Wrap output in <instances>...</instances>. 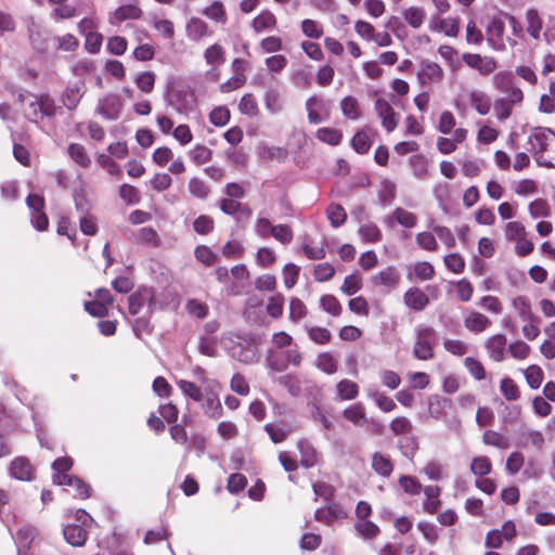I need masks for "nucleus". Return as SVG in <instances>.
Wrapping results in <instances>:
<instances>
[{"mask_svg":"<svg viewBox=\"0 0 555 555\" xmlns=\"http://www.w3.org/2000/svg\"><path fill=\"white\" fill-rule=\"evenodd\" d=\"M528 151L538 166L555 168V132L550 128L537 127L528 138Z\"/></svg>","mask_w":555,"mask_h":555,"instance_id":"obj_1","label":"nucleus"},{"mask_svg":"<svg viewBox=\"0 0 555 555\" xmlns=\"http://www.w3.org/2000/svg\"><path fill=\"white\" fill-rule=\"evenodd\" d=\"M437 343V333L431 326L420 325L416 328V339L413 347V356L418 360L434 358V346Z\"/></svg>","mask_w":555,"mask_h":555,"instance_id":"obj_2","label":"nucleus"},{"mask_svg":"<svg viewBox=\"0 0 555 555\" xmlns=\"http://www.w3.org/2000/svg\"><path fill=\"white\" fill-rule=\"evenodd\" d=\"M124 109V102L119 94L107 93L98 100L95 114L100 115L106 120H117Z\"/></svg>","mask_w":555,"mask_h":555,"instance_id":"obj_3","label":"nucleus"},{"mask_svg":"<svg viewBox=\"0 0 555 555\" xmlns=\"http://www.w3.org/2000/svg\"><path fill=\"white\" fill-rule=\"evenodd\" d=\"M180 306L179 295L170 289H163L157 293L153 287V298L149 305V314L153 315L156 311L177 310Z\"/></svg>","mask_w":555,"mask_h":555,"instance_id":"obj_4","label":"nucleus"},{"mask_svg":"<svg viewBox=\"0 0 555 555\" xmlns=\"http://www.w3.org/2000/svg\"><path fill=\"white\" fill-rule=\"evenodd\" d=\"M8 474L18 481L30 482L36 479V468L29 459L24 455L16 456L10 462Z\"/></svg>","mask_w":555,"mask_h":555,"instance_id":"obj_5","label":"nucleus"},{"mask_svg":"<svg viewBox=\"0 0 555 555\" xmlns=\"http://www.w3.org/2000/svg\"><path fill=\"white\" fill-rule=\"evenodd\" d=\"M195 102L194 92L186 88L175 89L167 95L168 105L172 106L180 114L192 109Z\"/></svg>","mask_w":555,"mask_h":555,"instance_id":"obj_6","label":"nucleus"},{"mask_svg":"<svg viewBox=\"0 0 555 555\" xmlns=\"http://www.w3.org/2000/svg\"><path fill=\"white\" fill-rule=\"evenodd\" d=\"M153 298V287L146 285H140L134 292L128 297V311L131 315L135 317L139 314L141 309L146 305L149 307Z\"/></svg>","mask_w":555,"mask_h":555,"instance_id":"obj_7","label":"nucleus"},{"mask_svg":"<svg viewBox=\"0 0 555 555\" xmlns=\"http://www.w3.org/2000/svg\"><path fill=\"white\" fill-rule=\"evenodd\" d=\"M87 91L83 81L78 80L75 82H68L62 93V103L68 111H74L80 103L82 96Z\"/></svg>","mask_w":555,"mask_h":555,"instance_id":"obj_8","label":"nucleus"},{"mask_svg":"<svg viewBox=\"0 0 555 555\" xmlns=\"http://www.w3.org/2000/svg\"><path fill=\"white\" fill-rule=\"evenodd\" d=\"M375 111L378 117L382 119V125L387 130V132H391L397 128L399 115L386 100L377 99L375 101Z\"/></svg>","mask_w":555,"mask_h":555,"instance_id":"obj_9","label":"nucleus"},{"mask_svg":"<svg viewBox=\"0 0 555 555\" xmlns=\"http://www.w3.org/2000/svg\"><path fill=\"white\" fill-rule=\"evenodd\" d=\"M463 62L467 66L477 69L481 75L492 74L496 68V63L493 57L481 56L476 53H464Z\"/></svg>","mask_w":555,"mask_h":555,"instance_id":"obj_10","label":"nucleus"},{"mask_svg":"<svg viewBox=\"0 0 555 555\" xmlns=\"http://www.w3.org/2000/svg\"><path fill=\"white\" fill-rule=\"evenodd\" d=\"M220 388L221 385L217 380H211L210 385L206 388L205 413L215 418L220 417L222 414V405L217 393V389Z\"/></svg>","mask_w":555,"mask_h":555,"instance_id":"obj_11","label":"nucleus"},{"mask_svg":"<svg viewBox=\"0 0 555 555\" xmlns=\"http://www.w3.org/2000/svg\"><path fill=\"white\" fill-rule=\"evenodd\" d=\"M63 537L72 546L80 547L88 539V531L78 524H68L63 528Z\"/></svg>","mask_w":555,"mask_h":555,"instance_id":"obj_12","label":"nucleus"},{"mask_svg":"<svg viewBox=\"0 0 555 555\" xmlns=\"http://www.w3.org/2000/svg\"><path fill=\"white\" fill-rule=\"evenodd\" d=\"M417 77L423 85L427 82H438L443 77V70L440 65L435 62L422 61Z\"/></svg>","mask_w":555,"mask_h":555,"instance_id":"obj_13","label":"nucleus"},{"mask_svg":"<svg viewBox=\"0 0 555 555\" xmlns=\"http://www.w3.org/2000/svg\"><path fill=\"white\" fill-rule=\"evenodd\" d=\"M263 340L264 336L261 334H249L248 337H245V364L259 361V348Z\"/></svg>","mask_w":555,"mask_h":555,"instance_id":"obj_14","label":"nucleus"},{"mask_svg":"<svg viewBox=\"0 0 555 555\" xmlns=\"http://www.w3.org/2000/svg\"><path fill=\"white\" fill-rule=\"evenodd\" d=\"M142 10L135 4H124L118 7L109 16L111 24L120 23L127 20H139Z\"/></svg>","mask_w":555,"mask_h":555,"instance_id":"obj_15","label":"nucleus"},{"mask_svg":"<svg viewBox=\"0 0 555 555\" xmlns=\"http://www.w3.org/2000/svg\"><path fill=\"white\" fill-rule=\"evenodd\" d=\"M404 304L416 311H422L429 304V299L426 294H424L417 287L409 288L403 296Z\"/></svg>","mask_w":555,"mask_h":555,"instance_id":"obj_16","label":"nucleus"},{"mask_svg":"<svg viewBox=\"0 0 555 555\" xmlns=\"http://www.w3.org/2000/svg\"><path fill=\"white\" fill-rule=\"evenodd\" d=\"M151 318L152 315L146 311L145 314L137 317L130 321L132 333L138 339L142 340L144 335L150 336L153 334L154 324L152 323Z\"/></svg>","mask_w":555,"mask_h":555,"instance_id":"obj_17","label":"nucleus"},{"mask_svg":"<svg viewBox=\"0 0 555 555\" xmlns=\"http://www.w3.org/2000/svg\"><path fill=\"white\" fill-rule=\"evenodd\" d=\"M371 281L376 286L382 285L388 288H393L399 284L400 274L396 268L388 267L387 269L374 274Z\"/></svg>","mask_w":555,"mask_h":555,"instance_id":"obj_18","label":"nucleus"},{"mask_svg":"<svg viewBox=\"0 0 555 555\" xmlns=\"http://www.w3.org/2000/svg\"><path fill=\"white\" fill-rule=\"evenodd\" d=\"M527 31L531 38L539 40L543 29V20L537 9H528L525 14Z\"/></svg>","mask_w":555,"mask_h":555,"instance_id":"obj_19","label":"nucleus"},{"mask_svg":"<svg viewBox=\"0 0 555 555\" xmlns=\"http://www.w3.org/2000/svg\"><path fill=\"white\" fill-rule=\"evenodd\" d=\"M505 346L506 337L503 334L493 335L486 343V348L489 351L490 358L496 362L504 360Z\"/></svg>","mask_w":555,"mask_h":555,"instance_id":"obj_20","label":"nucleus"},{"mask_svg":"<svg viewBox=\"0 0 555 555\" xmlns=\"http://www.w3.org/2000/svg\"><path fill=\"white\" fill-rule=\"evenodd\" d=\"M343 417L356 426H363L367 423L365 408L361 402L352 404L343 411Z\"/></svg>","mask_w":555,"mask_h":555,"instance_id":"obj_21","label":"nucleus"},{"mask_svg":"<svg viewBox=\"0 0 555 555\" xmlns=\"http://www.w3.org/2000/svg\"><path fill=\"white\" fill-rule=\"evenodd\" d=\"M464 325L467 330L475 333H480L491 325L488 317L479 312H470L464 320Z\"/></svg>","mask_w":555,"mask_h":555,"instance_id":"obj_22","label":"nucleus"},{"mask_svg":"<svg viewBox=\"0 0 555 555\" xmlns=\"http://www.w3.org/2000/svg\"><path fill=\"white\" fill-rule=\"evenodd\" d=\"M372 468L382 477H389L393 470V464L388 456L379 452L372 455Z\"/></svg>","mask_w":555,"mask_h":555,"instance_id":"obj_23","label":"nucleus"},{"mask_svg":"<svg viewBox=\"0 0 555 555\" xmlns=\"http://www.w3.org/2000/svg\"><path fill=\"white\" fill-rule=\"evenodd\" d=\"M233 67L235 69V76L228 79L225 82H223L220 86V90L223 93H227L234 89H237L243 85V74L241 72L243 69V59H241V57L234 59Z\"/></svg>","mask_w":555,"mask_h":555,"instance_id":"obj_24","label":"nucleus"},{"mask_svg":"<svg viewBox=\"0 0 555 555\" xmlns=\"http://www.w3.org/2000/svg\"><path fill=\"white\" fill-rule=\"evenodd\" d=\"M186 35L191 40H199L204 36L208 34V26L207 24L198 18V17H192L188 24H186Z\"/></svg>","mask_w":555,"mask_h":555,"instance_id":"obj_25","label":"nucleus"},{"mask_svg":"<svg viewBox=\"0 0 555 555\" xmlns=\"http://www.w3.org/2000/svg\"><path fill=\"white\" fill-rule=\"evenodd\" d=\"M337 399L340 401L352 400L359 395L358 385L350 379L340 380L337 386Z\"/></svg>","mask_w":555,"mask_h":555,"instance_id":"obj_26","label":"nucleus"},{"mask_svg":"<svg viewBox=\"0 0 555 555\" xmlns=\"http://www.w3.org/2000/svg\"><path fill=\"white\" fill-rule=\"evenodd\" d=\"M28 31L33 49L38 53H46L48 51V41L40 28L33 24L28 27Z\"/></svg>","mask_w":555,"mask_h":555,"instance_id":"obj_27","label":"nucleus"},{"mask_svg":"<svg viewBox=\"0 0 555 555\" xmlns=\"http://www.w3.org/2000/svg\"><path fill=\"white\" fill-rule=\"evenodd\" d=\"M398 448L404 457L413 460L418 450V442L416 437H414L413 434L401 437L398 440Z\"/></svg>","mask_w":555,"mask_h":555,"instance_id":"obj_28","label":"nucleus"},{"mask_svg":"<svg viewBox=\"0 0 555 555\" xmlns=\"http://www.w3.org/2000/svg\"><path fill=\"white\" fill-rule=\"evenodd\" d=\"M315 137L323 143L336 146L341 142L343 132L335 128L323 127L318 129Z\"/></svg>","mask_w":555,"mask_h":555,"instance_id":"obj_29","label":"nucleus"},{"mask_svg":"<svg viewBox=\"0 0 555 555\" xmlns=\"http://www.w3.org/2000/svg\"><path fill=\"white\" fill-rule=\"evenodd\" d=\"M274 382L285 387L292 397H298L301 392L299 378L294 374H285L274 378Z\"/></svg>","mask_w":555,"mask_h":555,"instance_id":"obj_30","label":"nucleus"},{"mask_svg":"<svg viewBox=\"0 0 555 555\" xmlns=\"http://www.w3.org/2000/svg\"><path fill=\"white\" fill-rule=\"evenodd\" d=\"M469 101L472 106L475 107V109L480 115H487L490 112L491 103L489 98L481 91H472L469 93Z\"/></svg>","mask_w":555,"mask_h":555,"instance_id":"obj_31","label":"nucleus"},{"mask_svg":"<svg viewBox=\"0 0 555 555\" xmlns=\"http://www.w3.org/2000/svg\"><path fill=\"white\" fill-rule=\"evenodd\" d=\"M352 149L359 154H366L371 146L372 141L365 129L358 131L351 139Z\"/></svg>","mask_w":555,"mask_h":555,"instance_id":"obj_32","label":"nucleus"},{"mask_svg":"<svg viewBox=\"0 0 555 555\" xmlns=\"http://www.w3.org/2000/svg\"><path fill=\"white\" fill-rule=\"evenodd\" d=\"M389 428L393 435H402V437L413 434L414 429L412 422L404 416L393 418L389 424Z\"/></svg>","mask_w":555,"mask_h":555,"instance_id":"obj_33","label":"nucleus"},{"mask_svg":"<svg viewBox=\"0 0 555 555\" xmlns=\"http://www.w3.org/2000/svg\"><path fill=\"white\" fill-rule=\"evenodd\" d=\"M505 31V24L499 17H493L486 29L488 42L494 47L495 39L501 40Z\"/></svg>","mask_w":555,"mask_h":555,"instance_id":"obj_34","label":"nucleus"},{"mask_svg":"<svg viewBox=\"0 0 555 555\" xmlns=\"http://www.w3.org/2000/svg\"><path fill=\"white\" fill-rule=\"evenodd\" d=\"M340 107L346 118L351 120L360 118L359 103L354 96H345L340 102Z\"/></svg>","mask_w":555,"mask_h":555,"instance_id":"obj_35","label":"nucleus"},{"mask_svg":"<svg viewBox=\"0 0 555 555\" xmlns=\"http://www.w3.org/2000/svg\"><path fill=\"white\" fill-rule=\"evenodd\" d=\"M326 215L334 228L343 225L347 219L346 210L340 204H331L326 209Z\"/></svg>","mask_w":555,"mask_h":555,"instance_id":"obj_36","label":"nucleus"},{"mask_svg":"<svg viewBox=\"0 0 555 555\" xmlns=\"http://www.w3.org/2000/svg\"><path fill=\"white\" fill-rule=\"evenodd\" d=\"M156 75L151 72L139 73L134 78L135 86L144 93H151L154 90Z\"/></svg>","mask_w":555,"mask_h":555,"instance_id":"obj_37","label":"nucleus"},{"mask_svg":"<svg viewBox=\"0 0 555 555\" xmlns=\"http://www.w3.org/2000/svg\"><path fill=\"white\" fill-rule=\"evenodd\" d=\"M275 22V16L271 12H262L253 20L251 26L256 33H261L273 28Z\"/></svg>","mask_w":555,"mask_h":555,"instance_id":"obj_38","label":"nucleus"},{"mask_svg":"<svg viewBox=\"0 0 555 555\" xmlns=\"http://www.w3.org/2000/svg\"><path fill=\"white\" fill-rule=\"evenodd\" d=\"M308 337L318 345L328 344L332 339V333L320 326H306Z\"/></svg>","mask_w":555,"mask_h":555,"instance_id":"obj_39","label":"nucleus"},{"mask_svg":"<svg viewBox=\"0 0 555 555\" xmlns=\"http://www.w3.org/2000/svg\"><path fill=\"white\" fill-rule=\"evenodd\" d=\"M177 385L181 389L182 393L195 402H199L203 400L202 389L193 382L180 379L177 382Z\"/></svg>","mask_w":555,"mask_h":555,"instance_id":"obj_40","label":"nucleus"},{"mask_svg":"<svg viewBox=\"0 0 555 555\" xmlns=\"http://www.w3.org/2000/svg\"><path fill=\"white\" fill-rule=\"evenodd\" d=\"M354 529L359 533V535L367 540L376 538L380 532L379 527L370 520L356 522Z\"/></svg>","mask_w":555,"mask_h":555,"instance_id":"obj_41","label":"nucleus"},{"mask_svg":"<svg viewBox=\"0 0 555 555\" xmlns=\"http://www.w3.org/2000/svg\"><path fill=\"white\" fill-rule=\"evenodd\" d=\"M68 154L70 158L81 167H88L91 163L85 147L79 143H70L68 145Z\"/></svg>","mask_w":555,"mask_h":555,"instance_id":"obj_42","label":"nucleus"},{"mask_svg":"<svg viewBox=\"0 0 555 555\" xmlns=\"http://www.w3.org/2000/svg\"><path fill=\"white\" fill-rule=\"evenodd\" d=\"M306 106H314V108L326 119L331 117V111L333 106V102L331 100H324L317 95L310 96L306 101Z\"/></svg>","mask_w":555,"mask_h":555,"instance_id":"obj_43","label":"nucleus"},{"mask_svg":"<svg viewBox=\"0 0 555 555\" xmlns=\"http://www.w3.org/2000/svg\"><path fill=\"white\" fill-rule=\"evenodd\" d=\"M315 366L326 374H333L337 370V363L330 352H322L315 359Z\"/></svg>","mask_w":555,"mask_h":555,"instance_id":"obj_44","label":"nucleus"},{"mask_svg":"<svg viewBox=\"0 0 555 555\" xmlns=\"http://www.w3.org/2000/svg\"><path fill=\"white\" fill-rule=\"evenodd\" d=\"M405 22L413 28H418L425 20V12L421 8L411 7L403 12Z\"/></svg>","mask_w":555,"mask_h":555,"instance_id":"obj_45","label":"nucleus"},{"mask_svg":"<svg viewBox=\"0 0 555 555\" xmlns=\"http://www.w3.org/2000/svg\"><path fill=\"white\" fill-rule=\"evenodd\" d=\"M410 166L417 179H425L428 175L427 159L423 155H414L410 158Z\"/></svg>","mask_w":555,"mask_h":555,"instance_id":"obj_46","label":"nucleus"},{"mask_svg":"<svg viewBox=\"0 0 555 555\" xmlns=\"http://www.w3.org/2000/svg\"><path fill=\"white\" fill-rule=\"evenodd\" d=\"M37 529L33 526H26L20 528L16 531V541L17 544L26 550H29L31 543L34 542Z\"/></svg>","mask_w":555,"mask_h":555,"instance_id":"obj_47","label":"nucleus"},{"mask_svg":"<svg viewBox=\"0 0 555 555\" xmlns=\"http://www.w3.org/2000/svg\"><path fill=\"white\" fill-rule=\"evenodd\" d=\"M214 219L208 215H201L193 221V229L197 234L207 235L214 231Z\"/></svg>","mask_w":555,"mask_h":555,"instance_id":"obj_48","label":"nucleus"},{"mask_svg":"<svg viewBox=\"0 0 555 555\" xmlns=\"http://www.w3.org/2000/svg\"><path fill=\"white\" fill-rule=\"evenodd\" d=\"M491 462L487 456H476L470 464V470L474 475L483 477L491 472Z\"/></svg>","mask_w":555,"mask_h":555,"instance_id":"obj_49","label":"nucleus"},{"mask_svg":"<svg viewBox=\"0 0 555 555\" xmlns=\"http://www.w3.org/2000/svg\"><path fill=\"white\" fill-rule=\"evenodd\" d=\"M320 306L321 308L326 311L327 313L338 317L343 307L338 299L333 295H324L320 299Z\"/></svg>","mask_w":555,"mask_h":555,"instance_id":"obj_50","label":"nucleus"},{"mask_svg":"<svg viewBox=\"0 0 555 555\" xmlns=\"http://www.w3.org/2000/svg\"><path fill=\"white\" fill-rule=\"evenodd\" d=\"M392 218L396 219V221L401 224L404 228L411 229L415 227L417 218L414 214L403 209V208H396L392 212Z\"/></svg>","mask_w":555,"mask_h":555,"instance_id":"obj_51","label":"nucleus"},{"mask_svg":"<svg viewBox=\"0 0 555 555\" xmlns=\"http://www.w3.org/2000/svg\"><path fill=\"white\" fill-rule=\"evenodd\" d=\"M203 13L210 20L217 23L225 22V10L220 1H214L210 5H208Z\"/></svg>","mask_w":555,"mask_h":555,"instance_id":"obj_52","label":"nucleus"},{"mask_svg":"<svg viewBox=\"0 0 555 555\" xmlns=\"http://www.w3.org/2000/svg\"><path fill=\"white\" fill-rule=\"evenodd\" d=\"M399 485L405 493L417 495L421 493L423 487L421 482L412 476L402 475L399 478Z\"/></svg>","mask_w":555,"mask_h":555,"instance_id":"obj_53","label":"nucleus"},{"mask_svg":"<svg viewBox=\"0 0 555 555\" xmlns=\"http://www.w3.org/2000/svg\"><path fill=\"white\" fill-rule=\"evenodd\" d=\"M219 207L222 212L229 216H233L236 220H240L243 210L241 209V204L233 198H222L219 202Z\"/></svg>","mask_w":555,"mask_h":555,"instance_id":"obj_54","label":"nucleus"},{"mask_svg":"<svg viewBox=\"0 0 555 555\" xmlns=\"http://www.w3.org/2000/svg\"><path fill=\"white\" fill-rule=\"evenodd\" d=\"M501 90L506 93V98H504L511 105L518 104L522 101L524 94L522 91L514 86L511 80L504 82L501 87Z\"/></svg>","mask_w":555,"mask_h":555,"instance_id":"obj_55","label":"nucleus"},{"mask_svg":"<svg viewBox=\"0 0 555 555\" xmlns=\"http://www.w3.org/2000/svg\"><path fill=\"white\" fill-rule=\"evenodd\" d=\"M359 233L366 242H378L382 238L380 230L373 222L362 224L359 229Z\"/></svg>","mask_w":555,"mask_h":555,"instance_id":"obj_56","label":"nucleus"},{"mask_svg":"<svg viewBox=\"0 0 555 555\" xmlns=\"http://www.w3.org/2000/svg\"><path fill=\"white\" fill-rule=\"evenodd\" d=\"M128 42L125 37L113 36L108 38L106 49L113 55H122L127 51Z\"/></svg>","mask_w":555,"mask_h":555,"instance_id":"obj_57","label":"nucleus"},{"mask_svg":"<svg viewBox=\"0 0 555 555\" xmlns=\"http://www.w3.org/2000/svg\"><path fill=\"white\" fill-rule=\"evenodd\" d=\"M195 258L203 264L209 267L217 261V255L206 245H199L194 250Z\"/></svg>","mask_w":555,"mask_h":555,"instance_id":"obj_58","label":"nucleus"},{"mask_svg":"<svg viewBox=\"0 0 555 555\" xmlns=\"http://www.w3.org/2000/svg\"><path fill=\"white\" fill-rule=\"evenodd\" d=\"M258 154L263 157V158H269V159H284L286 158L287 156V150L283 149V147H279V146H266V145H260L258 146Z\"/></svg>","mask_w":555,"mask_h":555,"instance_id":"obj_59","label":"nucleus"},{"mask_svg":"<svg viewBox=\"0 0 555 555\" xmlns=\"http://www.w3.org/2000/svg\"><path fill=\"white\" fill-rule=\"evenodd\" d=\"M482 441L488 446H493L500 449H507L509 447L507 440L494 430H486L482 435Z\"/></svg>","mask_w":555,"mask_h":555,"instance_id":"obj_60","label":"nucleus"},{"mask_svg":"<svg viewBox=\"0 0 555 555\" xmlns=\"http://www.w3.org/2000/svg\"><path fill=\"white\" fill-rule=\"evenodd\" d=\"M229 119L230 111L224 106L215 107L209 114V120L216 127H223Z\"/></svg>","mask_w":555,"mask_h":555,"instance_id":"obj_61","label":"nucleus"},{"mask_svg":"<svg viewBox=\"0 0 555 555\" xmlns=\"http://www.w3.org/2000/svg\"><path fill=\"white\" fill-rule=\"evenodd\" d=\"M119 196L128 205H135L140 202V195L137 188L133 185L124 183L119 188Z\"/></svg>","mask_w":555,"mask_h":555,"instance_id":"obj_62","label":"nucleus"},{"mask_svg":"<svg viewBox=\"0 0 555 555\" xmlns=\"http://www.w3.org/2000/svg\"><path fill=\"white\" fill-rule=\"evenodd\" d=\"M189 191L194 197H197L201 199L206 198L209 194V188L199 178H192L189 181Z\"/></svg>","mask_w":555,"mask_h":555,"instance_id":"obj_63","label":"nucleus"},{"mask_svg":"<svg viewBox=\"0 0 555 555\" xmlns=\"http://www.w3.org/2000/svg\"><path fill=\"white\" fill-rule=\"evenodd\" d=\"M361 288V278L357 274H349L345 278L340 287L341 292L347 296H352Z\"/></svg>","mask_w":555,"mask_h":555,"instance_id":"obj_64","label":"nucleus"}]
</instances>
